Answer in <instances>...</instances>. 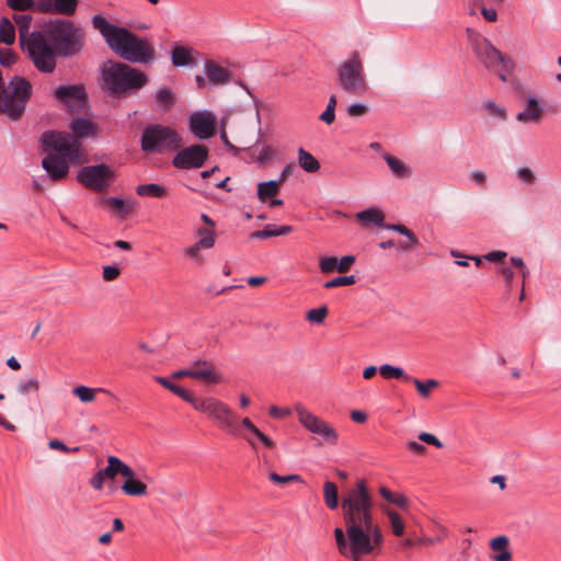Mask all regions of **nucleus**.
Segmentation results:
<instances>
[{
	"label": "nucleus",
	"mask_w": 561,
	"mask_h": 561,
	"mask_svg": "<svg viewBox=\"0 0 561 561\" xmlns=\"http://www.w3.org/2000/svg\"><path fill=\"white\" fill-rule=\"evenodd\" d=\"M104 482H105V479L103 477V474L101 473V471L99 470L98 472L94 473V476L90 479V485L95 490V491H101L103 490L104 488Z\"/></svg>",
	"instance_id": "obj_63"
},
{
	"label": "nucleus",
	"mask_w": 561,
	"mask_h": 561,
	"mask_svg": "<svg viewBox=\"0 0 561 561\" xmlns=\"http://www.w3.org/2000/svg\"><path fill=\"white\" fill-rule=\"evenodd\" d=\"M379 373L385 379H403L407 382L410 380V375L405 374L401 367L389 364L381 365L379 367Z\"/></svg>",
	"instance_id": "obj_35"
},
{
	"label": "nucleus",
	"mask_w": 561,
	"mask_h": 561,
	"mask_svg": "<svg viewBox=\"0 0 561 561\" xmlns=\"http://www.w3.org/2000/svg\"><path fill=\"white\" fill-rule=\"evenodd\" d=\"M419 439L421 442L425 443V444L435 446L437 448H442L443 447V443L435 435H433L431 433L422 432L419 435Z\"/></svg>",
	"instance_id": "obj_62"
},
{
	"label": "nucleus",
	"mask_w": 561,
	"mask_h": 561,
	"mask_svg": "<svg viewBox=\"0 0 561 561\" xmlns=\"http://www.w3.org/2000/svg\"><path fill=\"white\" fill-rule=\"evenodd\" d=\"M202 249H204V245H198V241H196L193 245L185 250V255L193 260L196 264L202 265L204 263V257L201 254Z\"/></svg>",
	"instance_id": "obj_51"
},
{
	"label": "nucleus",
	"mask_w": 561,
	"mask_h": 561,
	"mask_svg": "<svg viewBox=\"0 0 561 561\" xmlns=\"http://www.w3.org/2000/svg\"><path fill=\"white\" fill-rule=\"evenodd\" d=\"M117 457L116 456H108L107 457V466L103 469H100L101 473L103 474L104 479L114 480L118 476V469H117Z\"/></svg>",
	"instance_id": "obj_44"
},
{
	"label": "nucleus",
	"mask_w": 561,
	"mask_h": 561,
	"mask_svg": "<svg viewBox=\"0 0 561 561\" xmlns=\"http://www.w3.org/2000/svg\"><path fill=\"white\" fill-rule=\"evenodd\" d=\"M268 479L276 484H286L289 482H302V478L299 474L280 476L276 472H271Z\"/></svg>",
	"instance_id": "obj_49"
},
{
	"label": "nucleus",
	"mask_w": 561,
	"mask_h": 561,
	"mask_svg": "<svg viewBox=\"0 0 561 561\" xmlns=\"http://www.w3.org/2000/svg\"><path fill=\"white\" fill-rule=\"evenodd\" d=\"M383 227L388 230L396 231V232L404 236L405 238L412 240V242L415 241V233L404 225L387 224V225H383Z\"/></svg>",
	"instance_id": "obj_53"
},
{
	"label": "nucleus",
	"mask_w": 561,
	"mask_h": 561,
	"mask_svg": "<svg viewBox=\"0 0 561 561\" xmlns=\"http://www.w3.org/2000/svg\"><path fill=\"white\" fill-rule=\"evenodd\" d=\"M13 21L19 31V42L23 53L32 60H39L50 53L45 44V32L32 31L33 16L31 14H13Z\"/></svg>",
	"instance_id": "obj_9"
},
{
	"label": "nucleus",
	"mask_w": 561,
	"mask_h": 561,
	"mask_svg": "<svg viewBox=\"0 0 561 561\" xmlns=\"http://www.w3.org/2000/svg\"><path fill=\"white\" fill-rule=\"evenodd\" d=\"M192 378L204 380L208 383H219L221 376L215 370L213 364L207 360H196L192 363Z\"/></svg>",
	"instance_id": "obj_19"
},
{
	"label": "nucleus",
	"mask_w": 561,
	"mask_h": 561,
	"mask_svg": "<svg viewBox=\"0 0 561 561\" xmlns=\"http://www.w3.org/2000/svg\"><path fill=\"white\" fill-rule=\"evenodd\" d=\"M182 138L179 133L167 125L150 124L141 134V150L146 153H163L175 151L181 147Z\"/></svg>",
	"instance_id": "obj_8"
},
{
	"label": "nucleus",
	"mask_w": 561,
	"mask_h": 561,
	"mask_svg": "<svg viewBox=\"0 0 561 561\" xmlns=\"http://www.w3.org/2000/svg\"><path fill=\"white\" fill-rule=\"evenodd\" d=\"M319 268L324 274L337 272V257L335 256H322L319 260Z\"/></svg>",
	"instance_id": "obj_48"
},
{
	"label": "nucleus",
	"mask_w": 561,
	"mask_h": 561,
	"mask_svg": "<svg viewBox=\"0 0 561 561\" xmlns=\"http://www.w3.org/2000/svg\"><path fill=\"white\" fill-rule=\"evenodd\" d=\"M56 100L71 114L84 112L89 106L88 94L83 85H60L54 91Z\"/></svg>",
	"instance_id": "obj_13"
},
{
	"label": "nucleus",
	"mask_w": 561,
	"mask_h": 561,
	"mask_svg": "<svg viewBox=\"0 0 561 561\" xmlns=\"http://www.w3.org/2000/svg\"><path fill=\"white\" fill-rule=\"evenodd\" d=\"M205 72L209 82L215 85L229 83L232 79V73L214 60L205 62Z\"/></svg>",
	"instance_id": "obj_21"
},
{
	"label": "nucleus",
	"mask_w": 561,
	"mask_h": 561,
	"mask_svg": "<svg viewBox=\"0 0 561 561\" xmlns=\"http://www.w3.org/2000/svg\"><path fill=\"white\" fill-rule=\"evenodd\" d=\"M209 154L205 145H192L180 150L172 160L174 168L180 170L199 169L204 165Z\"/></svg>",
	"instance_id": "obj_14"
},
{
	"label": "nucleus",
	"mask_w": 561,
	"mask_h": 561,
	"mask_svg": "<svg viewBox=\"0 0 561 561\" xmlns=\"http://www.w3.org/2000/svg\"><path fill=\"white\" fill-rule=\"evenodd\" d=\"M272 237H276L274 225H266L262 230H256L250 233L251 239H267Z\"/></svg>",
	"instance_id": "obj_55"
},
{
	"label": "nucleus",
	"mask_w": 561,
	"mask_h": 561,
	"mask_svg": "<svg viewBox=\"0 0 561 561\" xmlns=\"http://www.w3.org/2000/svg\"><path fill=\"white\" fill-rule=\"evenodd\" d=\"M48 447L54 450H60L62 453H77L79 451L80 447H68L66 444H64L59 439H51L48 442Z\"/></svg>",
	"instance_id": "obj_59"
},
{
	"label": "nucleus",
	"mask_w": 561,
	"mask_h": 561,
	"mask_svg": "<svg viewBox=\"0 0 561 561\" xmlns=\"http://www.w3.org/2000/svg\"><path fill=\"white\" fill-rule=\"evenodd\" d=\"M121 489L126 495L130 496H142L147 494V485L136 478L133 480H125Z\"/></svg>",
	"instance_id": "obj_34"
},
{
	"label": "nucleus",
	"mask_w": 561,
	"mask_h": 561,
	"mask_svg": "<svg viewBox=\"0 0 561 561\" xmlns=\"http://www.w3.org/2000/svg\"><path fill=\"white\" fill-rule=\"evenodd\" d=\"M323 500L329 510H336L341 505L337 485L332 481H325L323 484Z\"/></svg>",
	"instance_id": "obj_30"
},
{
	"label": "nucleus",
	"mask_w": 561,
	"mask_h": 561,
	"mask_svg": "<svg viewBox=\"0 0 561 561\" xmlns=\"http://www.w3.org/2000/svg\"><path fill=\"white\" fill-rule=\"evenodd\" d=\"M121 275V270L116 265H106L103 267V279L106 282L115 280Z\"/></svg>",
	"instance_id": "obj_57"
},
{
	"label": "nucleus",
	"mask_w": 561,
	"mask_h": 561,
	"mask_svg": "<svg viewBox=\"0 0 561 561\" xmlns=\"http://www.w3.org/2000/svg\"><path fill=\"white\" fill-rule=\"evenodd\" d=\"M42 145L48 153H57L68 158L72 164L83 162L81 156V141L70 134L48 130L42 135Z\"/></svg>",
	"instance_id": "obj_10"
},
{
	"label": "nucleus",
	"mask_w": 561,
	"mask_h": 561,
	"mask_svg": "<svg viewBox=\"0 0 561 561\" xmlns=\"http://www.w3.org/2000/svg\"><path fill=\"white\" fill-rule=\"evenodd\" d=\"M408 382H411L415 386L416 390L419 391L420 396L423 398H427L431 394V391L438 387V381L435 379H427L425 381H422L417 378H414L410 376V380Z\"/></svg>",
	"instance_id": "obj_39"
},
{
	"label": "nucleus",
	"mask_w": 561,
	"mask_h": 561,
	"mask_svg": "<svg viewBox=\"0 0 561 561\" xmlns=\"http://www.w3.org/2000/svg\"><path fill=\"white\" fill-rule=\"evenodd\" d=\"M199 237L198 245H204V249H211L215 244L214 230L209 228H199L197 230Z\"/></svg>",
	"instance_id": "obj_42"
},
{
	"label": "nucleus",
	"mask_w": 561,
	"mask_h": 561,
	"mask_svg": "<svg viewBox=\"0 0 561 561\" xmlns=\"http://www.w3.org/2000/svg\"><path fill=\"white\" fill-rule=\"evenodd\" d=\"M38 389H39V382L36 378L24 379L18 386V391L21 394H27L32 391H37Z\"/></svg>",
	"instance_id": "obj_50"
},
{
	"label": "nucleus",
	"mask_w": 561,
	"mask_h": 561,
	"mask_svg": "<svg viewBox=\"0 0 561 561\" xmlns=\"http://www.w3.org/2000/svg\"><path fill=\"white\" fill-rule=\"evenodd\" d=\"M517 176L520 181L529 185L534 184L536 180L534 172L529 168H519L517 170Z\"/></svg>",
	"instance_id": "obj_61"
},
{
	"label": "nucleus",
	"mask_w": 561,
	"mask_h": 561,
	"mask_svg": "<svg viewBox=\"0 0 561 561\" xmlns=\"http://www.w3.org/2000/svg\"><path fill=\"white\" fill-rule=\"evenodd\" d=\"M467 39L477 59L490 71L495 72L500 80L507 81L514 70V61L497 50L488 38L471 27L466 30Z\"/></svg>",
	"instance_id": "obj_5"
},
{
	"label": "nucleus",
	"mask_w": 561,
	"mask_h": 561,
	"mask_svg": "<svg viewBox=\"0 0 561 561\" xmlns=\"http://www.w3.org/2000/svg\"><path fill=\"white\" fill-rule=\"evenodd\" d=\"M136 193L139 196H148L154 198H163L168 195V190L161 184L150 183L140 184L136 187Z\"/></svg>",
	"instance_id": "obj_31"
},
{
	"label": "nucleus",
	"mask_w": 561,
	"mask_h": 561,
	"mask_svg": "<svg viewBox=\"0 0 561 561\" xmlns=\"http://www.w3.org/2000/svg\"><path fill=\"white\" fill-rule=\"evenodd\" d=\"M387 515L390 519L393 534L398 537L402 536L404 533V523L400 515L394 511H388Z\"/></svg>",
	"instance_id": "obj_47"
},
{
	"label": "nucleus",
	"mask_w": 561,
	"mask_h": 561,
	"mask_svg": "<svg viewBox=\"0 0 561 561\" xmlns=\"http://www.w3.org/2000/svg\"><path fill=\"white\" fill-rule=\"evenodd\" d=\"M279 182L277 181H267L261 182L257 185V197L261 202H266L267 199L276 196L279 192Z\"/></svg>",
	"instance_id": "obj_33"
},
{
	"label": "nucleus",
	"mask_w": 561,
	"mask_h": 561,
	"mask_svg": "<svg viewBox=\"0 0 561 561\" xmlns=\"http://www.w3.org/2000/svg\"><path fill=\"white\" fill-rule=\"evenodd\" d=\"M156 110L161 113L170 112L178 102V96L171 87H161L153 94Z\"/></svg>",
	"instance_id": "obj_20"
},
{
	"label": "nucleus",
	"mask_w": 561,
	"mask_h": 561,
	"mask_svg": "<svg viewBox=\"0 0 561 561\" xmlns=\"http://www.w3.org/2000/svg\"><path fill=\"white\" fill-rule=\"evenodd\" d=\"M299 423L310 433L322 436L327 442L336 444L339 435L325 421L309 412L302 404L295 405Z\"/></svg>",
	"instance_id": "obj_12"
},
{
	"label": "nucleus",
	"mask_w": 561,
	"mask_h": 561,
	"mask_svg": "<svg viewBox=\"0 0 561 561\" xmlns=\"http://www.w3.org/2000/svg\"><path fill=\"white\" fill-rule=\"evenodd\" d=\"M407 448L415 455H424L426 451V447L424 445L413 440L407 443Z\"/></svg>",
	"instance_id": "obj_64"
},
{
	"label": "nucleus",
	"mask_w": 561,
	"mask_h": 561,
	"mask_svg": "<svg viewBox=\"0 0 561 561\" xmlns=\"http://www.w3.org/2000/svg\"><path fill=\"white\" fill-rule=\"evenodd\" d=\"M474 2H469L467 5H466V12L469 14V15H476L477 14V10H478V4H482V2H477L476 0H473ZM480 9H481V14L482 16L488 21V22H495L496 19H497V13L494 9L492 8H485L483 5H480Z\"/></svg>",
	"instance_id": "obj_37"
},
{
	"label": "nucleus",
	"mask_w": 561,
	"mask_h": 561,
	"mask_svg": "<svg viewBox=\"0 0 561 561\" xmlns=\"http://www.w3.org/2000/svg\"><path fill=\"white\" fill-rule=\"evenodd\" d=\"M91 22L108 48L124 60L134 64H149L156 60V50L149 39L127 27L110 23L102 14L93 15Z\"/></svg>",
	"instance_id": "obj_2"
},
{
	"label": "nucleus",
	"mask_w": 561,
	"mask_h": 561,
	"mask_svg": "<svg viewBox=\"0 0 561 561\" xmlns=\"http://www.w3.org/2000/svg\"><path fill=\"white\" fill-rule=\"evenodd\" d=\"M114 179V171L105 163L83 167L77 175L79 183L95 192L106 191Z\"/></svg>",
	"instance_id": "obj_11"
},
{
	"label": "nucleus",
	"mask_w": 561,
	"mask_h": 561,
	"mask_svg": "<svg viewBox=\"0 0 561 561\" xmlns=\"http://www.w3.org/2000/svg\"><path fill=\"white\" fill-rule=\"evenodd\" d=\"M482 106L491 116L499 119H506L507 117L506 110L492 100L484 101Z\"/></svg>",
	"instance_id": "obj_43"
},
{
	"label": "nucleus",
	"mask_w": 561,
	"mask_h": 561,
	"mask_svg": "<svg viewBox=\"0 0 561 561\" xmlns=\"http://www.w3.org/2000/svg\"><path fill=\"white\" fill-rule=\"evenodd\" d=\"M381 157L388 164L389 169L391 170L392 174L398 179H407L411 175V171L408 168V165L399 160L398 158L391 156L388 152H382Z\"/></svg>",
	"instance_id": "obj_28"
},
{
	"label": "nucleus",
	"mask_w": 561,
	"mask_h": 561,
	"mask_svg": "<svg viewBox=\"0 0 561 561\" xmlns=\"http://www.w3.org/2000/svg\"><path fill=\"white\" fill-rule=\"evenodd\" d=\"M341 508L345 531L334 529L337 549L342 556L359 561L383 542L382 530L374 519L373 494L365 479H358L342 492Z\"/></svg>",
	"instance_id": "obj_1"
},
{
	"label": "nucleus",
	"mask_w": 561,
	"mask_h": 561,
	"mask_svg": "<svg viewBox=\"0 0 561 561\" xmlns=\"http://www.w3.org/2000/svg\"><path fill=\"white\" fill-rule=\"evenodd\" d=\"M71 161L57 153H48L42 161L43 169L48 173L50 180L60 181L68 176Z\"/></svg>",
	"instance_id": "obj_17"
},
{
	"label": "nucleus",
	"mask_w": 561,
	"mask_h": 561,
	"mask_svg": "<svg viewBox=\"0 0 561 561\" xmlns=\"http://www.w3.org/2000/svg\"><path fill=\"white\" fill-rule=\"evenodd\" d=\"M356 218L364 227H367L369 225L383 227L385 214L380 209L368 208L357 213Z\"/></svg>",
	"instance_id": "obj_27"
},
{
	"label": "nucleus",
	"mask_w": 561,
	"mask_h": 561,
	"mask_svg": "<svg viewBox=\"0 0 561 561\" xmlns=\"http://www.w3.org/2000/svg\"><path fill=\"white\" fill-rule=\"evenodd\" d=\"M380 495L389 503L396 504L399 507H405L408 500L403 494H393L388 488L381 486L379 489Z\"/></svg>",
	"instance_id": "obj_41"
},
{
	"label": "nucleus",
	"mask_w": 561,
	"mask_h": 561,
	"mask_svg": "<svg viewBox=\"0 0 561 561\" xmlns=\"http://www.w3.org/2000/svg\"><path fill=\"white\" fill-rule=\"evenodd\" d=\"M72 137L80 140L81 138L94 137L98 134V126L92 121L84 117H77L70 124Z\"/></svg>",
	"instance_id": "obj_23"
},
{
	"label": "nucleus",
	"mask_w": 561,
	"mask_h": 561,
	"mask_svg": "<svg viewBox=\"0 0 561 561\" xmlns=\"http://www.w3.org/2000/svg\"><path fill=\"white\" fill-rule=\"evenodd\" d=\"M101 88L110 96L126 98L136 94L149 82L140 69L121 61H108L101 69Z\"/></svg>",
	"instance_id": "obj_4"
},
{
	"label": "nucleus",
	"mask_w": 561,
	"mask_h": 561,
	"mask_svg": "<svg viewBox=\"0 0 561 561\" xmlns=\"http://www.w3.org/2000/svg\"><path fill=\"white\" fill-rule=\"evenodd\" d=\"M7 4L14 11L36 9V2L34 0H7Z\"/></svg>",
	"instance_id": "obj_52"
},
{
	"label": "nucleus",
	"mask_w": 561,
	"mask_h": 561,
	"mask_svg": "<svg viewBox=\"0 0 561 561\" xmlns=\"http://www.w3.org/2000/svg\"><path fill=\"white\" fill-rule=\"evenodd\" d=\"M105 203L117 210L121 217H127L134 210V204L119 197H108Z\"/></svg>",
	"instance_id": "obj_38"
},
{
	"label": "nucleus",
	"mask_w": 561,
	"mask_h": 561,
	"mask_svg": "<svg viewBox=\"0 0 561 561\" xmlns=\"http://www.w3.org/2000/svg\"><path fill=\"white\" fill-rule=\"evenodd\" d=\"M156 381L190 404H193L194 400L196 399V397L191 391L172 382L169 378L156 377Z\"/></svg>",
	"instance_id": "obj_29"
},
{
	"label": "nucleus",
	"mask_w": 561,
	"mask_h": 561,
	"mask_svg": "<svg viewBox=\"0 0 561 561\" xmlns=\"http://www.w3.org/2000/svg\"><path fill=\"white\" fill-rule=\"evenodd\" d=\"M356 283V277L354 275L348 276H337L331 280L324 283L323 287L327 289L340 287V286H350Z\"/></svg>",
	"instance_id": "obj_45"
},
{
	"label": "nucleus",
	"mask_w": 561,
	"mask_h": 561,
	"mask_svg": "<svg viewBox=\"0 0 561 561\" xmlns=\"http://www.w3.org/2000/svg\"><path fill=\"white\" fill-rule=\"evenodd\" d=\"M329 313V310H328V307L327 306H321L319 308H314V309H310L308 312H307V320L312 322V323H322L324 321V319L327 318Z\"/></svg>",
	"instance_id": "obj_46"
},
{
	"label": "nucleus",
	"mask_w": 561,
	"mask_h": 561,
	"mask_svg": "<svg viewBox=\"0 0 561 561\" xmlns=\"http://www.w3.org/2000/svg\"><path fill=\"white\" fill-rule=\"evenodd\" d=\"M196 50L185 45H174L171 50V61L174 67L195 65Z\"/></svg>",
	"instance_id": "obj_22"
},
{
	"label": "nucleus",
	"mask_w": 561,
	"mask_h": 561,
	"mask_svg": "<svg viewBox=\"0 0 561 561\" xmlns=\"http://www.w3.org/2000/svg\"><path fill=\"white\" fill-rule=\"evenodd\" d=\"M0 39L5 45H12L15 41V28L8 18L0 20Z\"/></svg>",
	"instance_id": "obj_36"
},
{
	"label": "nucleus",
	"mask_w": 561,
	"mask_h": 561,
	"mask_svg": "<svg viewBox=\"0 0 561 561\" xmlns=\"http://www.w3.org/2000/svg\"><path fill=\"white\" fill-rule=\"evenodd\" d=\"M72 392L75 396H77L80 399V401H82L84 403L94 401L96 392L108 393V391L103 388L95 389V388H90L87 386H78L72 390Z\"/></svg>",
	"instance_id": "obj_40"
},
{
	"label": "nucleus",
	"mask_w": 561,
	"mask_h": 561,
	"mask_svg": "<svg viewBox=\"0 0 561 561\" xmlns=\"http://www.w3.org/2000/svg\"><path fill=\"white\" fill-rule=\"evenodd\" d=\"M45 44L50 53L39 58L38 62L32 59L33 66L42 73H51L57 66V57H72L79 54L84 46V34L70 20L58 19L48 24L45 32Z\"/></svg>",
	"instance_id": "obj_3"
},
{
	"label": "nucleus",
	"mask_w": 561,
	"mask_h": 561,
	"mask_svg": "<svg viewBox=\"0 0 561 561\" xmlns=\"http://www.w3.org/2000/svg\"><path fill=\"white\" fill-rule=\"evenodd\" d=\"M32 91V84L26 78L12 77L0 94V113L18 121L25 112Z\"/></svg>",
	"instance_id": "obj_6"
},
{
	"label": "nucleus",
	"mask_w": 561,
	"mask_h": 561,
	"mask_svg": "<svg viewBox=\"0 0 561 561\" xmlns=\"http://www.w3.org/2000/svg\"><path fill=\"white\" fill-rule=\"evenodd\" d=\"M79 0H38L36 10L45 14L72 16L77 12Z\"/></svg>",
	"instance_id": "obj_16"
},
{
	"label": "nucleus",
	"mask_w": 561,
	"mask_h": 561,
	"mask_svg": "<svg viewBox=\"0 0 561 561\" xmlns=\"http://www.w3.org/2000/svg\"><path fill=\"white\" fill-rule=\"evenodd\" d=\"M543 114V110L536 98L530 96L526 101V108L516 115V119L522 123L538 122Z\"/></svg>",
	"instance_id": "obj_24"
},
{
	"label": "nucleus",
	"mask_w": 561,
	"mask_h": 561,
	"mask_svg": "<svg viewBox=\"0 0 561 561\" xmlns=\"http://www.w3.org/2000/svg\"><path fill=\"white\" fill-rule=\"evenodd\" d=\"M298 163L300 168L308 173H314L320 169L319 161L304 148H299L298 150Z\"/></svg>",
	"instance_id": "obj_32"
},
{
	"label": "nucleus",
	"mask_w": 561,
	"mask_h": 561,
	"mask_svg": "<svg viewBox=\"0 0 561 561\" xmlns=\"http://www.w3.org/2000/svg\"><path fill=\"white\" fill-rule=\"evenodd\" d=\"M18 56L10 48L0 49V65L3 67H11L16 62Z\"/></svg>",
	"instance_id": "obj_54"
},
{
	"label": "nucleus",
	"mask_w": 561,
	"mask_h": 561,
	"mask_svg": "<svg viewBox=\"0 0 561 561\" xmlns=\"http://www.w3.org/2000/svg\"><path fill=\"white\" fill-rule=\"evenodd\" d=\"M339 87L351 95L362 96L368 89L364 62L358 50L351 53L336 69Z\"/></svg>",
	"instance_id": "obj_7"
},
{
	"label": "nucleus",
	"mask_w": 561,
	"mask_h": 561,
	"mask_svg": "<svg viewBox=\"0 0 561 561\" xmlns=\"http://www.w3.org/2000/svg\"><path fill=\"white\" fill-rule=\"evenodd\" d=\"M347 114L352 117L363 116L368 113V107L362 103H354L347 106Z\"/></svg>",
	"instance_id": "obj_60"
},
{
	"label": "nucleus",
	"mask_w": 561,
	"mask_h": 561,
	"mask_svg": "<svg viewBox=\"0 0 561 561\" xmlns=\"http://www.w3.org/2000/svg\"><path fill=\"white\" fill-rule=\"evenodd\" d=\"M117 469H118V474H121L122 477L125 478V480H133L136 478V473L135 471L131 469V467H129L128 465H126L124 461H122L118 457H117Z\"/></svg>",
	"instance_id": "obj_58"
},
{
	"label": "nucleus",
	"mask_w": 561,
	"mask_h": 561,
	"mask_svg": "<svg viewBox=\"0 0 561 561\" xmlns=\"http://www.w3.org/2000/svg\"><path fill=\"white\" fill-rule=\"evenodd\" d=\"M356 259L354 255H345L342 256L340 260L337 259V272L339 273H346L350 271L352 265L355 263Z\"/></svg>",
	"instance_id": "obj_56"
},
{
	"label": "nucleus",
	"mask_w": 561,
	"mask_h": 561,
	"mask_svg": "<svg viewBox=\"0 0 561 561\" xmlns=\"http://www.w3.org/2000/svg\"><path fill=\"white\" fill-rule=\"evenodd\" d=\"M190 130L199 139H208L215 135L216 117L210 112H197L190 117Z\"/></svg>",
	"instance_id": "obj_15"
},
{
	"label": "nucleus",
	"mask_w": 561,
	"mask_h": 561,
	"mask_svg": "<svg viewBox=\"0 0 561 561\" xmlns=\"http://www.w3.org/2000/svg\"><path fill=\"white\" fill-rule=\"evenodd\" d=\"M215 422L221 430H224L228 434H231L233 436L240 435L238 416L230 408H228L226 412H224V414L217 417Z\"/></svg>",
	"instance_id": "obj_26"
},
{
	"label": "nucleus",
	"mask_w": 561,
	"mask_h": 561,
	"mask_svg": "<svg viewBox=\"0 0 561 561\" xmlns=\"http://www.w3.org/2000/svg\"><path fill=\"white\" fill-rule=\"evenodd\" d=\"M490 548L495 554L492 557L494 561H511L512 552L510 550L508 537L502 535L493 538L490 541Z\"/></svg>",
	"instance_id": "obj_25"
},
{
	"label": "nucleus",
	"mask_w": 561,
	"mask_h": 561,
	"mask_svg": "<svg viewBox=\"0 0 561 561\" xmlns=\"http://www.w3.org/2000/svg\"><path fill=\"white\" fill-rule=\"evenodd\" d=\"M192 407L202 413H205L208 417L214 421L217 420L226 410L229 408L225 402L214 398V397H205L197 398L194 400Z\"/></svg>",
	"instance_id": "obj_18"
}]
</instances>
